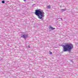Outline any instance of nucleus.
Returning a JSON list of instances; mask_svg holds the SVG:
<instances>
[{
    "instance_id": "11",
    "label": "nucleus",
    "mask_w": 78,
    "mask_h": 78,
    "mask_svg": "<svg viewBox=\"0 0 78 78\" xmlns=\"http://www.w3.org/2000/svg\"><path fill=\"white\" fill-rule=\"evenodd\" d=\"M29 48H30V46H29Z\"/></svg>"
},
{
    "instance_id": "3",
    "label": "nucleus",
    "mask_w": 78,
    "mask_h": 78,
    "mask_svg": "<svg viewBox=\"0 0 78 78\" xmlns=\"http://www.w3.org/2000/svg\"><path fill=\"white\" fill-rule=\"evenodd\" d=\"M21 37H23V38H26L28 37V35L27 34H25V33H23L22 35L21 36Z\"/></svg>"
},
{
    "instance_id": "8",
    "label": "nucleus",
    "mask_w": 78,
    "mask_h": 78,
    "mask_svg": "<svg viewBox=\"0 0 78 78\" xmlns=\"http://www.w3.org/2000/svg\"><path fill=\"white\" fill-rule=\"evenodd\" d=\"M50 54H52V53L51 52H50Z\"/></svg>"
},
{
    "instance_id": "10",
    "label": "nucleus",
    "mask_w": 78,
    "mask_h": 78,
    "mask_svg": "<svg viewBox=\"0 0 78 78\" xmlns=\"http://www.w3.org/2000/svg\"><path fill=\"white\" fill-rule=\"evenodd\" d=\"M60 19L62 20V18Z\"/></svg>"
},
{
    "instance_id": "1",
    "label": "nucleus",
    "mask_w": 78,
    "mask_h": 78,
    "mask_svg": "<svg viewBox=\"0 0 78 78\" xmlns=\"http://www.w3.org/2000/svg\"><path fill=\"white\" fill-rule=\"evenodd\" d=\"M63 51H70L73 48V45L71 43H66L62 45Z\"/></svg>"
},
{
    "instance_id": "7",
    "label": "nucleus",
    "mask_w": 78,
    "mask_h": 78,
    "mask_svg": "<svg viewBox=\"0 0 78 78\" xmlns=\"http://www.w3.org/2000/svg\"><path fill=\"white\" fill-rule=\"evenodd\" d=\"M2 3H5V1H2Z\"/></svg>"
},
{
    "instance_id": "2",
    "label": "nucleus",
    "mask_w": 78,
    "mask_h": 78,
    "mask_svg": "<svg viewBox=\"0 0 78 78\" xmlns=\"http://www.w3.org/2000/svg\"><path fill=\"white\" fill-rule=\"evenodd\" d=\"M35 14L37 16L38 18L40 19H42L45 16V13L44 12L43 10L41 9L36 10H35Z\"/></svg>"
},
{
    "instance_id": "5",
    "label": "nucleus",
    "mask_w": 78,
    "mask_h": 78,
    "mask_svg": "<svg viewBox=\"0 0 78 78\" xmlns=\"http://www.w3.org/2000/svg\"><path fill=\"white\" fill-rule=\"evenodd\" d=\"M51 8V6L50 5H48L47 6V8H48V9H49Z\"/></svg>"
},
{
    "instance_id": "9",
    "label": "nucleus",
    "mask_w": 78,
    "mask_h": 78,
    "mask_svg": "<svg viewBox=\"0 0 78 78\" xmlns=\"http://www.w3.org/2000/svg\"><path fill=\"white\" fill-rule=\"evenodd\" d=\"M24 2H26L27 1V0H23Z\"/></svg>"
},
{
    "instance_id": "6",
    "label": "nucleus",
    "mask_w": 78,
    "mask_h": 78,
    "mask_svg": "<svg viewBox=\"0 0 78 78\" xmlns=\"http://www.w3.org/2000/svg\"><path fill=\"white\" fill-rule=\"evenodd\" d=\"M66 9H62L61 11H62V12H63V11H66Z\"/></svg>"
},
{
    "instance_id": "4",
    "label": "nucleus",
    "mask_w": 78,
    "mask_h": 78,
    "mask_svg": "<svg viewBox=\"0 0 78 78\" xmlns=\"http://www.w3.org/2000/svg\"><path fill=\"white\" fill-rule=\"evenodd\" d=\"M49 28H50V29H51V30H55V28L52 27H50Z\"/></svg>"
}]
</instances>
